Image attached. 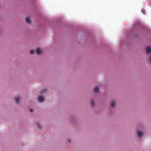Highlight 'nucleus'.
<instances>
[{"label":"nucleus","mask_w":151,"mask_h":151,"mask_svg":"<svg viewBox=\"0 0 151 151\" xmlns=\"http://www.w3.org/2000/svg\"><path fill=\"white\" fill-rule=\"evenodd\" d=\"M38 101L40 102H42L44 101L45 100V97L42 96H40L38 98Z\"/></svg>","instance_id":"f257e3e1"},{"label":"nucleus","mask_w":151,"mask_h":151,"mask_svg":"<svg viewBox=\"0 0 151 151\" xmlns=\"http://www.w3.org/2000/svg\"><path fill=\"white\" fill-rule=\"evenodd\" d=\"M143 132L140 131H138L137 132V136L138 137H141L142 135Z\"/></svg>","instance_id":"f03ea898"},{"label":"nucleus","mask_w":151,"mask_h":151,"mask_svg":"<svg viewBox=\"0 0 151 151\" xmlns=\"http://www.w3.org/2000/svg\"><path fill=\"white\" fill-rule=\"evenodd\" d=\"M99 87L98 86L95 87L94 89V91L95 93H98L99 91Z\"/></svg>","instance_id":"7ed1b4c3"},{"label":"nucleus","mask_w":151,"mask_h":151,"mask_svg":"<svg viewBox=\"0 0 151 151\" xmlns=\"http://www.w3.org/2000/svg\"><path fill=\"white\" fill-rule=\"evenodd\" d=\"M146 50L147 53H150L151 52V47H147L146 48Z\"/></svg>","instance_id":"20e7f679"},{"label":"nucleus","mask_w":151,"mask_h":151,"mask_svg":"<svg viewBox=\"0 0 151 151\" xmlns=\"http://www.w3.org/2000/svg\"><path fill=\"white\" fill-rule=\"evenodd\" d=\"M35 124L36 126L38 128H41V125L38 122H35Z\"/></svg>","instance_id":"39448f33"},{"label":"nucleus","mask_w":151,"mask_h":151,"mask_svg":"<svg viewBox=\"0 0 151 151\" xmlns=\"http://www.w3.org/2000/svg\"><path fill=\"white\" fill-rule=\"evenodd\" d=\"M115 105V102L114 100L111 101V107H114Z\"/></svg>","instance_id":"423d86ee"},{"label":"nucleus","mask_w":151,"mask_h":151,"mask_svg":"<svg viewBox=\"0 0 151 151\" xmlns=\"http://www.w3.org/2000/svg\"><path fill=\"white\" fill-rule=\"evenodd\" d=\"M37 53V54H40L41 53V51L40 48H38L36 50Z\"/></svg>","instance_id":"0eeeda50"},{"label":"nucleus","mask_w":151,"mask_h":151,"mask_svg":"<svg viewBox=\"0 0 151 151\" xmlns=\"http://www.w3.org/2000/svg\"><path fill=\"white\" fill-rule=\"evenodd\" d=\"M26 20L27 23H30L31 22L30 19L29 18H27Z\"/></svg>","instance_id":"6e6552de"},{"label":"nucleus","mask_w":151,"mask_h":151,"mask_svg":"<svg viewBox=\"0 0 151 151\" xmlns=\"http://www.w3.org/2000/svg\"><path fill=\"white\" fill-rule=\"evenodd\" d=\"M20 99L19 98H16L15 99V101L16 103H18L20 101Z\"/></svg>","instance_id":"1a4fd4ad"},{"label":"nucleus","mask_w":151,"mask_h":151,"mask_svg":"<svg viewBox=\"0 0 151 151\" xmlns=\"http://www.w3.org/2000/svg\"><path fill=\"white\" fill-rule=\"evenodd\" d=\"M90 104H91V105H92V106H94V101L93 100H91V101L90 102Z\"/></svg>","instance_id":"9d476101"},{"label":"nucleus","mask_w":151,"mask_h":151,"mask_svg":"<svg viewBox=\"0 0 151 151\" xmlns=\"http://www.w3.org/2000/svg\"><path fill=\"white\" fill-rule=\"evenodd\" d=\"M35 53V51L33 50H31L30 51V53L31 54H33Z\"/></svg>","instance_id":"9b49d317"},{"label":"nucleus","mask_w":151,"mask_h":151,"mask_svg":"<svg viewBox=\"0 0 151 151\" xmlns=\"http://www.w3.org/2000/svg\"><path fill=\"white\" fill-rule=\"evenodd\" d=\"M31 112H32L33 111V109H30L29 110Z\"/></svg>","instance_id":"f8f14e48"},{"label":"nucleus","mask_w":151,"mask_h":151,"mask_svg":"<svg viewBox=\"0 0 151 151\" xmlns=\"http://www.w3.org/2000/svg\"><path fill=\"white\" fill-rule=\"evenodd\" d=\"M149 59H150V62H151V56L150 57V58H149Z\"/></svg>","instance_id":"ddd939ff"},{"label":"nucleus","mask_w":151,"mask_h":151,"mask_svg":"<svg viewBox=\"0 0 151 151\" xmlns=\"http://www.w3.org/2000/svg\"><path fill=\"white\" fill-rule=\"evenodd\" d=\"M68 142L70 143V139H69Z\"/></svg>","instance_id":"4468645a"}]
</instances>
